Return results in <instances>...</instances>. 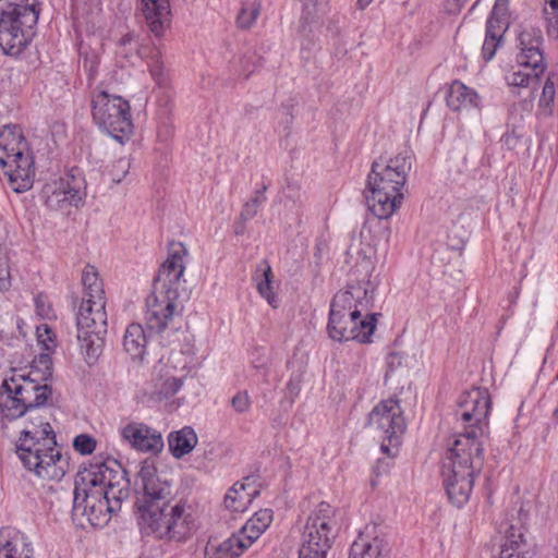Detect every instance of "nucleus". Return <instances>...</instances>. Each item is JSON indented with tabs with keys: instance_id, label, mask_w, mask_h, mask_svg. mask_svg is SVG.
<instances>
[{
	"instance_id": "nucleus-1",
	"label": "nucleus",
	"mask_w": 558,
	"mask_h": 558,
	"mask_svg": "<svg viewBox=\"0 0 558 558\" xmlns=\"http://www.w3.org/2000/svg\"><path fill=\"white\" fill-rule=\"evenodd\" d=\"M52 402V388L24 369H12L0 386V412L4 421L26 416L14 441V452L23 468L46 482H60L70 470V457L62 452L45 408Z\"/></svg>"
},
{
	"instance_id": "nucleus-2",
	"label": "nucleus",
	"mask_w": 558,
	"mask_h": 558,
	"mask_svg": "<svg viewBox=\"0 0 558 558\" xmlns=\"http://www.w3.org/2000/svg\"><path fill=\"white\" fill-rule=\"evenodd\" d=\"M136 486L142 489L136 506L140 512L138 524L145 535L183 543L195 533L196 517L192 506L184 500L171 504V484L158 474L153 460L145 459L141 463Z\"/></svg>"
},
{
	"instance_id": "nucleus-3",
	"label": "nucleus",
	"mask_w": 558,
	"mask_h": 558,
	"mask_svg": "<svg viewBox=\"0 0 558 558\" xmlns=\"http://www.w3.org/2000/svg\"><path fill=\"white\" fill-rule=\"evenodd\" d=\"M457 415L464 424V430L448 439L442 458L441 473H481L484 448L481 438L488 427L492 400L486 388L473 387L459 397Z\"/></svg>"
},
{
	"instance_id": "nucleus-4",
	"label": "nucleus",
	"mask_w": 558,
	"mask_h": 558,
	"mask_svg": "<svg viewBox=\"0 0 558 558\" xmlns=\"http://www.w3.org/2000/svg\"><path fill=\"white\" fill-rule=\"evenodd\" d=\"M83 299L76 315L77 340L88 365L102 354L107 335V312L104 283L94 266L87 265L82 274Z\"/></svg>"
},
{
	"instance_id": "nucleus-5",
	"label": "nucleus",
	"mask_w": 558,
	"mask_h": 558,
	"mask_svg": "<svg viewBox=\"0 0 558 558\" xmlns=\"http://www.w3.org/2000/svg\"><path fill=\"white\" fill-rule=\"evenodd\" d=\"M187 250L182 242H171L167 259L159 267L153 292L146 299L145 320L150 330L163 331L175 315H179V282L182 278Z\"/></svg>"
},
{
	"instance_id": "nucleus-6",
	"label": "nucleus",
	"mask_w": 558,
	"mask_h": 558,
	"mask_svg": "<svg viewBox=\"0 0 558 558\" xmlns=\"http://www.w3.org/2000/svg\"><path fill=\"white\" fill-rule=\"evenodd\" d=\"M412 157L409 149H403L388 160L380 158L373 162L367 177L366 203L377 218L388 219L401 207Z\"/></svg>"
},
{
	"instance_id": "nucleus-7",
	"label": "nucleus",
	"mask_w": 558,
	"mask_h": 558,
	"mask_svg": "<svg viewBox=\"0 0 558 558\" xmlns=\"http://www.w3.org/2000/svg\"><path fill=\"white\" fill-rule=\"evenodd\" d=\"M339 530L338 509L327 501L318 502L306 518L299 558H327Z\"/></svg>"
},
{
	"instance_id": "nucleus-8",
	"label": "nucleus",
	"mask_w": 558,
	"mask_h": 558,
	"mask_svg": "<svg viewBox=\"0 0 558 558\" xmlns=\"http://www.w3.org/2000/svg\"><path fill=\"white\" fill-rule=\"evenodd\" d=\"M39 19L36 4L13 3L0 11V48L8 56H20L33 41Z\"/></svg>"
},
{
	"instance_id": "nucleus-9",
	"label": "nucleus",
	"mask_w": 558,
	"mask_h": 558,
	"mask_svg": "<svg viewBox=\"0 0 558 558\" xmlns=\"http://www.w3.org/2000/svg\"><path fill=\"white\" fill-rule=\"evenodd\" d=\"M92 118L100 131L119 143L128 141L133 133L130 102L121 96L95 89L90 96Z\"/></svg>"
},
{
	"instance_id": "nucleus-10",
	"label": "nucleus",
	"mask_w": 558,
	"mask_h": 558,
	"mask_svg": "<svg viewBox=\"0 0 558 558\" xmlns=\"http://www.w3.org/2000/svg\"><path fill=\"white\" fill-rule=\"evenodd\" d=\"M366 425L380 438L381 452L390 459L397 457L407 430L400 400L397 397H389L379 401L368 413Z\"/></svg>"
},
{
	"instance_id": "nucleus-11",
	"label": "nucleus",
	"mask_w": 558,
	"mask_h": 558,
	"mask_svg": "<svg viewBox=\"0 0 558 558\" xmlns=\"http://www.w3.org/2000/svg\"><path fill=\"white\" fill-rule=\"evenodd\" d=\"M84 486L100 489L105 496L122 504L130 495V481L122 465L113 458L95 457L78 474Z\"/></svg>"
},
{
	"instance_id": "nucleus-12",
	"label": "nucleus",
	"mask_w": 558,
	"mask_h": 558,
	"mask_svg": "<svg viewBox=\"0 0 558 558\" xmlns=\"http://www.w3.org/2000/svg\"><path fill=\"white\" fill-rule=\"evenodd\" d=\"M376 313L355 315L339 311H329L327 331L335 341L356 340L360 343H369L377 324Z\"/></svg>"
},
{
	"instance_id": "nucleus-13",
	"label": "nucleus",
	"mask_w": 558,
	"mask_h": 558,
	"mask_svg": "<svg viewBox=\"0 0 558 558\" xmlns=\"http://www.w3.org/2000/svg\"><path fill=\"white\" fill-rule=\"evenodd\" d=\"M81 488L76 483L74 489V510H82V514L86 517L89 524L94 527H104L108 524L111 515L120 511L121 504L117 500L105 496L100 489L90 486Z\"/></svg>"
},
{
	"instance_id": "nucleus-14",
	"label": "nucleus",
	"mask_w": 558,
	"mask_h": 558,
	"mask_svg": "<svg viewBox=\"0 0 558 558\" xmlns=\"http://www.w3.org/2000/svg\"><path fill=\"white\" fill-rule=\"evenodd\" d=\"M84 179L78 169H72L59 180L44 186L45 204L52 210L77 207L83 201Z\"/></svg>"
},
{
	"instance_id": "nucleus-15",
	"label": "nucleus",
	"mask_w": 558,
	"mask_h": 558,
	"mask_svg": "<svg viewBox=\"0 0 558 558\" xmlns=\"http://www.w3.org/2000/svg\"><path fill=\"white\" fill-rule=\"evenodd\" d=\"M5 163H0V168L8 179L9 186L16 193H23L32 189L35 180V158L33 150L28 145L26 149H16L3 158Z\"/></svg>"
},
{
	"instance_id": "nucleus-16",
	"label": "nucleus",
	"mask_w": 558,
	"mask_h": 558,
	"mask_svg": "<svg viewBox=\"0 0 558 558\" xmlns=\"http://www.w3.org/2000/svg\"><path fill=\"white\" fill-rule=\"evenodd\" d=\"M517 62L519 66L530 68L536 75H543L547 69L544 57V37L542 29L534 26L524 27L518 34Z\"/></svg>"
},
{
	"instance_id": "nucleus-17",
	"label": "nucleus",
	"mask_w": 558,
	"mask_h": 558,
	"mask_svg": "<svg viewBox=\"0 0 558 558\" xmlns=\"http://www.w3.org/2000/svg\"><path fill=\"white\" fill-rule=\"evenodd\" d=\"M374 301V289L369 280H361L356 283H348L345 290L337 292L330 304L331 311L365 315L369 313Z\"/></svg>"
},
{
	"instance_id": "nucleus-18",
	"label": "nucleus",
	"mask_w": 558,
	"mask_h": 558,
	"mask_svg": "<svg viewBox=\"0 0 558 558\" xmlns=\"http://www.w3.org/2000/svg\"><path fill=\"white\" fill-rule=\"evenodd\" d=\"M120 435L137 451L157 454L163 448L160 432L142 422L132 421L128 423L120 429Z\"/></svg>"
},
{
	"instance_id": "nucleus-19",
	"label": "nucleus",
	"mask_w": 558,
	"mask_h": 558,
	"mask_svg": "<svg viewBox=\"0 0 558 558\" xmlns=\"http://www.w3.org/2000/svg\"><path fill=\"white\" fill-rule=\"evenodd\" d=\"M377 525H367L359 534L350 548L349 558H388L390 554L389 542L381 533H377Z\"/></svg>"
},
{
	"instance_id": "nucleus-20",
	"label": "nucleus",
	"mask_w": 558,
	"mask_h": 558,
	"mask_svg": "<svg viewBox=\"0 0 558 558\" xmlns=\"http://www.w3.org/2000/svg\"><path fill=\"white\" fill-rule=\"evenodd\" d=\"M141 10L151 34L161 38L171 24L170 0H141Z\"/></svg>"
},
{
	"instance_id": "nucleus-21",
	"label": "nucleus",
	"mask_w": 558,
	"mask_h": 558,
	"mask_svg": "<svg viewBox=\"0 0 558 558\" xmlns=\"http://www.w3.org/2000/svg\"><path fill=\"white\" fill-rule=\"evenodd\" d=\"M476 476L459 472L441 473L445 492L453 506L461 508L469 501Z\"/></svg>"
},
{
	"instance_id": "nucleus-22",
	"label": "nucleus",
	"mask_w": 558,
	"mask_h": 558,
	"mask_svg": "<svg viewBox=\"0 0 558 558\" xmlns=\"http://www.w3.org/2000/svg\"><path fill=\"white\" fill-rule=\"evenodd\" d=\"M0 558H35L28 538L13 527L0 530Z\"/></svg>"
},
{
	"instance_id": "nucleus-23",
	"label": "nucleus",
	"mask_w": 558,
	"mask_h": 558,
	"mask_svg": "<svg viewBox=\"0 0 558 558\" xmlns=\"http://www.w3.org/2000/svg\"><path fill=\"white\" fill-rule=\"evenodd\" d=\"M446 102L452 111H460L463 109L477 108L480 97L473 88L454 80L449 86Z\"/></svg>"
},
{
	"instance_id": "nucleus-24",
	"label": "nucleus",
	"mask_w": 558,
	"mask_h": 558,
	"mask_svg": "<svg viewBox=\"0 0 558 558\" xmlns=\"http://www.w3.org/2000/svg\"><path fill=\"white\" fill-rule=\"evenodd\" d=\"M248 547L250 545H246L245 539L236 532L220 543L209 541L205 548V558H238Z\"/></svg>"
},
{
	"instance_id": "nucleus-25",
	"label": "nucleus",
	"mask_w": 558,
	"mask_h": 558,
	"mask_svg": "<svg viewBox=\"0 0 558 558\" xmlns=\"http://www.w3.org/2000/svg\"><path fill=\"white\" fill-rule=\"evenodd\" d=\"M147 337L141 324H130L123 337V348L134 361H143L146 352Z\"/></svg>"
},
{
	"instance_id": "nucleus-26",
	"label": "nucleus",
	"mask_w": 558,
	"mask_h": 558,
	"mask_svg": "<svg viewBox=\"0 0 558 558\" xmlns=\"http://www.w3.org/2000/svg\"><path fill=\"white\" fill-rule=\"evenodd\" d=\"M197 441L198 438L194 429L190 426H184L183 428L169 434V451L174 458L181 459L195 448Z\"/></svg>"
},
{
	"instance_id": "nucleus-27",
	"label": "nucleus",
	"mask_w": 558,
	"mask_h": 558,
	"mask_svg": "<svg viewBox=\"0 0 558 558\" xmlns=\"http://www.w3.org/2000/svg\"><path fill=\"white\" fill-rule=\"evenodd\" d=\"M272 514L271 509H260L238 531L246 545L251 546L268 529L272 522Z\"/></svg>"
},
{
	"instance_id": "nucleus-28",
	"label": "nucleus",
	"mask_w": 558,
	"mask_h": 558,
	"mask_svg": "<svg viewBox=\"0 0 558 558\" xmlns=\"http://www.w3.org/2000/svg\"><path fill=\"white\" fill-rule=\"evenodd\" d=\"M257 494L258 492L255 488L247 492L244 483L236 482L228 489L223 505L231 512H244Z\"/></svg>"
},
{
	"instance_id": "nucleus-29",
	"label": "nucleus",
	"mask_w": 558,
	"mask_h": 558,
	"mask_svg": "<svg viewBox=\"0 0 558 558\" xmlns=\"http://www.w3.org/2000/svg\"><path fill=\"white\" fill-rule=\"evenodd\" d=\"M29 143L25 138L19 125H4L0 129V163H5L3 158L16 149H26Z\"/></svg>"
},
{
	"instance_id": "nucleus-30",
	"label": "nucleus",
	"mask_w": 558,
	"mask_h": 558,
	"mask_svg": "<svg viewBox=\"0 0 558 558\" xmlns=\"http://www.w3.org/2000/svg\"><path fill=\"white\" fill-rule=\"evenodd\" d=\"M137 54L147 60L148 71L158 86H165L168 77L161 60V52L157 47L141 45Z\"/></svg>"
},
{
	"instance_id": "nucleus-31",
	"label": "nucleus",
	"mask_w": 558,
	"mask_h": 558,
	"mask_svg": "<svg viewBox=\"0 0 558 558\" xmlns=\"http://www.w3.org/2000/svg\"><path fill=\"white\" fill-rule=\"evenodd\" d=\"M525 541L520 529L511 525L507 532L505 543L501 545L499 558H524Z\"/></svg>"
},
{
	"instance_id": "nucleus-32",
	"label": "nucleus",
	"mask_w": 558,
	"mask_h": 558,
	"mask_svg": "<svg viewBox=\"0 0 558 558\" xmlns=\"http://www.w3.org/2000/svg\"><path fill=\"white\" fill-rule=\"evenodd\" d=\"M255 280L257 281L256 288L258 293L266 299L268 304L275 307L277 300L272 291V270L268 260L264 259L258 265Z\"/></svg>"
},
{
	"instance_id": "nucleus-33",
	"label": "nucleus",
	"mask_w": 558,
	"mask_h": 558,
	"mask_svg": "<svg viewBox=\"0 0 558 558\" xmlns=\"http://www.w3.org/2000/svg\"><path fill=\"white\" fill-rule=\"evenodd\" d=\"M260 10L262 2L259 0L242 2L241 9L235 17L236 27L243 31L252 28L260 14Z\"/></svg>"
},
{
	"instance_id": "nucleus-34",
	"label": "nucleus",
	"mask_w": 558,
	"mask_h": 558,
	"mask_svg": "<svg viewBox=\"0 0 558 558\" xmlns=\"http://www.w3.org/2000/svg\"><path fill=\"white\" fill-rule=\"evenodd\" d=\"M329 0H301L302 15L300 19L301 26L305 28L307 25L318 20L319 15L325 12V8Z\"/></svg>"
},
{
	"instance_id": "nucleus-35",
	"label": "nucleus",
	"mask_w": 558,
	"mask_h": 558,
	"mask_svg": "<svg viewBox=\"0 0 558 558\" xmlns=\"http://www.w3.org/2000/svg\"><path fill=\"white\" fill-rule=\"evenodd\" d=\"M47 381L52 376V359L48 353H40L32 363L31 369L26 374Z\"/></svg>"
},
{
	"instance_id": "nucleus-36",
	"label": "nucleus",
	"mask_w": 558,
	"mask_h": 558,
	"mask_svg": "<svg viewBox=\"0 0 558 558\" xmlns=\"http://www.w3.org/2000/svg\"><path fill=\"white\" fill-rule=\"evenodd\" d=\"M267 187V185H263V187L260 190H257L254 196L244 204L240 213L241 220L248 221L256 216L259 206L266 202L265 192Z\"/></svg>"
},
{
	"instance_id": "nucleus-37",
	"label": "nucleus",
	"mask_w": 558,
	"mask_h": 558,
	"mask_svg": "<svg viewBox=\"0 0 558 558\" xmlns=\"http://www.w3.org/2000/svg\"><path fill=\"white\" fill-rule=\"evenodd\" d=\"M541 75H536L535 72L527 73L521 69L510 71L506 75V82L512 87H529L532 83H536Z\"/></svg>"
},
{
	"instance_id": "nucleus-38",
	"label": "nucleus",
	"mask_w": 558,
	"mask_h": 558,
	"mask_svg": "<svg viewBox=\"0 0 558 558\" xmlns=\"http://www.w3.org/2000/svg\"><path fill=\"white\" fill-rule=\"evenodd\" d=\"M96 439L88 434H80L73 440V448L81 454H90L96 449Z\"/></svg>"
},
{
	"instance_id": "nucleus-39",
	"label": "nucleus",
	"mask_w": 558,
	"mask_h": 558,
	"mask_svg": "<svg viewBox=\"0 0 558 558\" xmlns=\"http://www.w3.org/2000/svg\"><path fill=\"white\" fill-rule=\"evenodd\" d=\"M508 21L488 16L486 22L485 35L504 39V35L508 28Z\"/></svg>"
},
{
	"instance_id": "nucleus-40",
	"label": "nucleus",
	"mask_w": 558,
	"mask_h": 558,
	"mask_svg": "<svg viewBox=\"0 0 558 558\" xmlns=\"http://www.w3.org/2000/svg\"><path fill=\"white\" fill-rule=\"evenodd\" d=\"M183 383L182 379L170 377L167 378L161 385L158 390V395L160 398L169 399L173 397L182 387Z\"/></svg>"
},
{
	"instance_id": "nucleus-41",
	"label": "nucleus",
	"mask_w": 558,
	"mask_h": 558,
	"mask_svg": "<svg viewBox=\"0 0 558 558\" xmlns=\"http://www.w3.org/2000/svg\"><path fill=\"white\" fill-rule=\"evenodd\" d=\"M259 58L255 53H245L240 59V71L239 75L243 76L244 78H248L256 70L257 68V61Z\"/></svg>"
},
{
	"instance_id": "nucleus-42",
	"label": "nucleus",
	"mask_w": 558,
	"mask_h": 558,
	"mask_svg": "<svg viewBox=\"0 0 558 558\" xmlns=\"http://www.w3.org/2000/svg\"><path fill=\"white\" fill-rule=\"evenodd\" d=\"M34 303L38 316H40L44 319H49L53 316V310L48 301L47 295H45L44 293H38L34 298Z\"/></svg>"
},
{
	"instance_id": "nucleus-43",
	"label": "nucleus",
	"mask_w": 558,
	"mask_h": 558,
	"mask_svg": "<svg viewBox=\"0 0 558 558\" xmlns=\"http://www.w3.org/2000/svg\"><path fill=\"white\" fill-rule=\"evenodd\" d=\"M502 39H499L494 36L485 35V39L482 46V56L485 61H490L495 54L497 49L500 47Z\"/></svg>"
},
{
	"instance_id": "nucleus-44",
	"label": "nucleus",
	"mask_w": 558,
	"mask_h": 558,
	"mask_svg": "<svg viewBox=\"0 0 558 558\" xmlns=\"http://www.w3.org/2000/svg\"><path fill=\"white\" fill-rule=\"evenodd\" d=\"M231 405L236 413H246L251 408V399L247 391H238L231 399Z\"/></svg>"
},
{
	"instance_id": "nucleus-45",
	"label": "nucleus",
	"mask_w": 558,
	"mask_h": 558,
	"mask_svg": "<svg viewBox=\"0 0 558 558\" xmlns=\"http://www.w3.org/2000/svg\"><path fill=\"white\" fill-rule=\"evenodd\" d=\"M83 68L87 74L88 83L92 84L98 74V68H99L98 57L95 53H93L90 56H85L84 61H83Z\"/></svg>"
},
{
	"instance_id": "nucleus-46",
	"label": "nucleus",
	"mask_w": 558,
	"mask_h": 558,
	"mask_svg": "<svg viewBox=\"0 0 558 558\" xmlns=\"http://www.w3.org/2000/svg\"><path fill=\"white\" fill-rule=\"evenodd\" d=\"M11 287L12 281L9 263L5 259H0V292H7Z\"/></svg>"
},
{
	"instance_id": "nucleus-47",
	"label": "nucleus",
	"mask_w": 558,
	"mask_h": 558,
	"mask_svg": "<svg viewBox=\"0 0 558 558\" xmlns=\"http://www.w3.org/2000/svg\"><path fill=\"white\" fill-rule=\"evenodd\" d=\"M509 1L510 0H495L493 10H492L489 16L508 21Z\"/></svg>"
},
{
	"instance_id": "nucleus-48",
	"label": "nucleus",
	"mask_w": 558,
	"mask_h": 558,
	"mask_svg": "<svg viewBox=\"0 0 558 558\" xmlns=\"http://www.w3.org/2000/svg\"><path fill=\"white\" fill-rule=\"evenodd\" d=\"M554 97H555V84L550 78H547L544 84V87H543V93H542V97L539 99V104L549 105L550 102L554 101Z\"/></svg>"
},
{
	"instance_id": "nucleus-49",
	"label": "nucleus",
	"mask_w": 558,
	"mask_h": 558,
	"mask_svg": "<svg viewBox=\"0 0 558 558\" xmlns=\"http://www.w3.org/2000/svg\"><path fill=\"white\" fill-rule=\"evenodd\" d=\"M40 330H41L40 328L37 329V331H38V340L44 343V345H45V348L47 350H49L50 349V344L48 343V341L53 344V338H52L53 332L51 331V329L47 325H45L44 326V330H45V333L47 335V339H44L43 338L44 335L40 332Z\"/></svg>"
},
{
	"instance_id": "nucleus-50",
	"label": "nucleus",
	"mask_w": 558,
	"mask_h": 558,
	"mask_svg": "<svg viewBox=\"0 0 558 558\" xmlns=\"http://www.w3.org/2000/svg\"><path fill=\"white\" fill-rule=\"evenodd\" d=\"M547 34L558 38V19L550 20L547 25Z\"/></svg>"
},
{
	"instance_id": "nucleus-51",
	"label": "nucleus",
	"mask_w": 558,
	"mask_h": 558,
	"mask_svg": "<svg viewBox=\"0 0 558 558\" xmlns=\"http://www.w3.org/2000/svg\"><path fill=\"white\" fill-rule=\"evenodd\" d=\"M28 2V0H0V11H3L5 9H10L13 7V3H25Z\"/></svg>"
},
{
	"instance_id": "nucleus-52",
	"label": "nucleus",
	"mask_w": 558,
	"mask_h": 558,
	"mask_svg": "<svg viewBox=\"0 0 558 558\" xmlns=\"http://www.w3.org/2000/svg\"><path fill=\"white\" fill-rule=\"evenodd\" d=\"M504 143L508 146H511L512 144H514V142L518 140L517 135L514 134V132H507L502 138Z\"/></svg>"
},
{
	"instance_id": "nucleus-53",
	"label": "nucleus",
	"mask_w": 558,
	"mask_h": 558,
	"mask_svg": "<svg viewBox=\"0 0 558 558\" xmlns=\"http://www.w3.org/2000/svg\"><path fill=\"white\" fill-rule=\"evenodd\" d=\"M134 40V34L128 33L121 37L119 40L120 46H128Z\"/></svg>"
},
{
	"instance_id": "nucleus-54",
	"label": "nucleus",
	"mask_w": 558,
	"mask_h": 558,
	"mask_svg": "<svg viewBox=\"0 0 558 558\" xmlns=\"http://www.w3.org/2000/svg\"><path fill=\"white\" fill-rule=\"evenodd\" d=\"M324 248H326V243L324 241H316L314 254L316 258H320Z\"/></svg>"
},
{
	"instance_id": "nucleus-55",
	"label": "nucleus",
	"mask_w": 558,
	"mask_h": 558,
	"mask_svg": "<svg viewBox=\"0 0 558 558\" xmlns=\"http://www.w3.org/2000/svg\"><path fill=\"white\" fill-rule=\"evenodd\" d=\"M388 468H389V462H386L384 460H378L375 469L379 473L381 469L384 472H386Z\"/></svg>"
},
{
	"instance_id": "nucleus-56",
	"label": "nucleus",
	"mask_w": 558,
	"mask_h": 558,
	"mask_svg": "<svg viewBox=\"0 0 558 558\" xmlns=\"http://www.w3.org/2000/svg\"><path fill=\"white\" fill-rule=\"evenodd\" d=\"M372 1L373 0H356L355 5L359 10H364L372 3Z\"/></svg>"
},
{
	"instance_id": "nucleus-57",
	"label": "nucleus",
	"mask_w": 558,
	"mask_h": 558,
	"mask_svg": "<svg viewBox=\"0 0 558 558\" xmlns=\"http://www.w3.org/2000/svg\"><path fill=\"white\" fill-rule=\"evenodd\" d=\"M395 360H398V363H400V356L397 353L389 354V356H388V365L392 366L393 364H396Z\"/></svg>"
},
{
	"instance_id": "nucleus-58",
	"label": "nucleus",
	"mask_w": 558,
	"mask_h": 558,
	"mask_svg": "<svg viewBox=\"0 0 558 558\" xmlns=\"http://www.w3.org/2000/svg\"><path fill=\"white\" fill-rule=\"evenodd\" d=\"M550 8L556 11L558 9V0H546Z\"/></svg>"
},
{
	"instance_id": "nucleus-59",
	"label": "nucleus",
	"mask_w": 558,
	"mask_h": 558,
	"mask_svg": "<svg viewBox=\"0 0 558 558\" xmlns=\"http://www.w3.org/2000/svg\"><path fill=\"white\" fill-rule=\"evenodd\" d=\"M240 233H242L241 228L235 229V234H240Z\"/></svg>"
},
{
	"instance_id": "nucleus-60",
	"label": "nucleus",
	"mask_w": 558,
	"mask_h": 558,
	"mask_svg": "<svg viewBox=\"0 0 558 558\" xmlns=\"http://www.w3.org/2000/svg\"><path fill=\"white\" fill-rule=\"evenodd\" d=\"M240 233H242L241 228L235 229V234H240Z\"/></svg>"
},
{
	"instance_id": "nucleus-61",
	"label": "nucleus",
	"mask_w": 558,
	"mask_h": 558,
	"mask_svg": "<svg viewBox=\"0 0 558 558\" xmlns=\"http://www.w3.org/2000/svg\"><path fill=\"white\" fill-rule=\"evenodd\" d=\"M478 1H480V0H476V1H475V3L473 4V7H475L476 4H478Z\"/></svg>"
}]
</instances>
